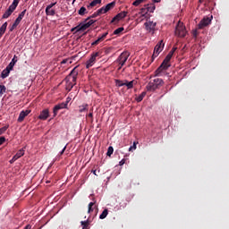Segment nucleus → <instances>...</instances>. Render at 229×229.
<instances>
[{
  "instance_id": "5701e85b",
  "label": "nucleus",
  "mask_w": 229,
  "mask_h": 229,
  "mask_svg": "<svg viewBox=\"0 0 229 229\" xmlns=\"http://www.w3.org/2000/svg\"><path fill=\"white\" fill-rule=\"evenodd\" d=\"M146 96H147V91H142L140 93V95L136 97L137 103H141V101H143V99H144V98H146Z\"/></svg>"
},
{
  "instance_id": "aec40b11",
  "label": "nucleus",
  "mask_w": 229,
  "mask_h": 229,
  "mask_svg": "<svg viewBox=\"0 0 229 229\" xmlns=\"http://www.w3.org/2000/svg\"><path fill=\"white\" fill-rule=\"evenodd\" d=\"M8 75H10V64H7L6 68H4L1 72V77L3 79H5Z\"/></svg>"
},
{
  "instance_id": "423d86ee",
  "label": "nucleus",
  "mask_w": 229,
  "mask_h": 229,
  "mask_svg": "<svg viewBox=\"0 0 229 229\" xmlns=\"http://www.w3.org/2000/svg\"><path fill=\"white\" fill-rule=\"evenodd\" d=\"M130 56V52H122L120 54V55H118L116 62L119 63L120 66H119V70L122 68V66H123L128 59V57Z\"/></svg>"
},
{
  "instance_id": "412c9836",
  "label": "nucleus",
  "mask_w": 229,
  "mask_h": 229,
  "mask_svg": "<svg viewBox=\"0 0 229 229\" xmlns=\"http://www.w3.org/2000/svg\"><path fill=\"white\" fill-rule=\"evenodd\" d=\"M17 61H18V57L16 55H14L12 61L9 63V72H11L13 66H15V64L17 63Z\"/></svg>"
},
{
  "instance_id": "c9c22d12",
  "label": "nucleus",
  "mask_w": 229,
  "mask_h": 229,
  "mask_svg": "<svg viewBox=\"0 0 229 229\" xmlns=\"http://www.w3.org/2000/svg\"><path fill=\"white\" fill-rule=\"evenodd\" d=\"M19 23H21V15L19 14V16L16 18L15 21H14V26L15 29L17 28V26L19 25Z\"/></svg>"
},
{
  "instance_id": "ddd939ff",
  "label": "nucleus",
  "mask_w": 229,
  "mask_h": 229,
  "mask_svg": "<svg viewBox=\"0 0 229 229\" xmlns=\"http://www.w3.org/2000/svg\"><path fill=\"white\" fill-rule=\"evenodd\" d=\"M146 30H148V32H151L152 34H155L156 27H157V21H146L144 23Z\"/></svg>"
},
{
  "instance_id": "dca6fc26",
  "label": "nucleus",
  "mask_w": 229,
  "mask_h": 229,
  "mask_svg": "<svg viewBox=\"0 0 229 229\" xmlns=\"http://www.w3.org/2000/svg\"><path fill=\"white\" fill-rule=\"evenodd\" d=\"M209 23H211V19L207 16L199 21L198 27L199 29H204V27H207Z\"/></svg>"
},
{
  "instance_id": "c85d7f7f",
  "label": "nucleus",
  "mask_w": 229,
  "mask_h": 229,
  "mask_svg": "<svg viewBox=\"0 0 229 229\" xmlns=\"http://www.w3.org/2000/svg\"><path fill=\"white\" fill-rule=\"evenodd\" d=\"M115 6V2H110L109 4H106V13L110 11V9H113Z\"/></svg>"
},
{
  "instance_id": "6ab92c4d",
  "label": "nucleus",
  "mask_w": 229,
  "mask_h": 229,
  "mask_svg": "<svg viewBox=\"0 0 229 229\" xmlns=\"http://www.w3.org/2000/svg\"><path fill=\"white\" fill-rule=\"evenodd\" d=\"M107 35H108V32H104V34H102V36H99L98 39H96L95 41H93V43H91V45H98L100 41H104V39H106Z\"/></svg>"
},
{
  "instance_id": "f3484780",
  "label": "nucleus",
  "mask_w": 229,
  "mask_h": 229,
  "mask_svg": "<svg viewBox=\"0 0 229 229\" xmlns=\"http://www.w3.org/2000/svg\"><path fill=\"white\" fill-rule=\"evenodd\" d=\"M49 117V109H42V112H40V114L38 115V119L41 121H47Z\"/></svg>"
},
{
  "instance_id": "79ce46f5",
  "label": "nucleus",
  "mask_w": 229,
  "mask_h": 229,
  "mask_svg": "<svg viewBox=\"0 0 229 229\" xmlns=\"http://www.w3.org/2000/svg\"><path fill=\"white\" fill-rule=\"evenodd\" d=\"M68 62L72 63V59L66 58V59H63V61L61 63H62V64H65Z\"/></svg>"
},
{
  "instance_id": "cd10ccee",
  "label": "nucleus",
  "mask_w": 229,
  "mask_h": 229,
  "mask_svg": "<svg viewBox=\"0 0 229 229\" xmlns=\"http://www.w3.org/2000/svg\"><path fill=\"white\" fill-rule=\"evenodd\" d=\"M96 205V201H91L89 205H88V214H91V212L94 211V206Z\"/></svg>"
},
{
  "instance_id": "a211bd4d",
  "label": "nucleus",
  "mask_w": 229,
  "mask_h": 229,
  "mask_svg": "<svg viewBox=\"0 0 229 229\" xmlns=\"http://www.w3.org/2000/svg\"><path fill=\"white\" fill-rule=\"evenodd\" d=\"M21 157H24V149H20L14 157H13L11 163L15 162L16 160H19Z\"/></svg>"
},
{
  "instance_id": "2eb2a0df",
  "label": "nucleus",
  "mask_w": 229,
  "mask_h": 229,
  "mask_svg": "<svg viewBox=\"0 0 229 229\" xmlns=\"http://www.w3.org/2000/svg\"><path fill=\"white\" fill-rule=\"evenodd\" d=\"M128 14V11H121V13H118L114 18L112 19V21H119V20H123L125 18Z\"/></svg>"
},
{
  "instance_id": "20e7f679",
  "label": "nucleus",
  "mask_w": 229,
  "mask_h": 229,
  "mask_svg": "<svg viewBox=\"0 0 229 229\" xmlns=\"http://www.w3.org/2000/svg\"><path fill=\"white\" fill-rule=\"evenodd\" d=\"M171 58H170V52H168V54L166 55V56L165 57L164 61L161 63V64L157 68L155 74L156 75H162V72H164V70H167V68H169V66H171Z\"/></svg>"
},
{
  "instance_id": "6e6d98bb",
  "label": "nucleus",
  "mask_w": 229,
  "mask_h": 229,
  "mask_svg": "<svg viewBox=\"0 0 229 229\" xmlns=\"http://www.w3.org/2000/svg\"><path fill=\"white\" fill-rule=\"evenodd\" d=\"M152 2L158 3V2H161V0H152Z\"/></svg>"
},
{
  "instance_id": "f257e3e1",
  "label": "nucleus",
  "mask_w": 229,
  "mask_h": 229,
  "mask_svg": "<svg viewBox=\"0 0 229 229\" xmlns=\"http://www.w3.org/2000/svg\"><path fill=\"white\" fill-rule=\"evenodd\" d=\"M79 75L78 66H74L70 73L65 77V89L71 92L72 89L77 85V78Z\"/></svg>"
},
{
  "instance_id": "4468645a",
  "label": "nucleus",
  "mask_w": 229,
  "mask_h": 229,
  "mask_svg": "<svg viewBox=\"0 0 229 229\" xmlns=\"http://www.w3.org/2000/svg\"><path fill=\"white\" fill-rule=\"evenodd\" d=\"M31 113L30 109H22V112H21L19 117H18V123H22L24 121V119H26V117H28V115H30V114Z\"/></svg>"
},
{
  "instance_id": "09e8293b",
  "label": "nucleus",
  "mask_w": 229,
  "mask_h": 229,
  "mask_svg": "<svg viewBox=\"0 0 229 229\" xmlns=\"http://www.w3.org/2000/svg\"><path fill=\"white\" fill-rule=\"evenodd\" d=\"M91 173H93V174H95V176H98V171H97V169H93L92 171H91Z\"/></svg>"
},
{
  "instance_id": "8fccbe9b",
  "label": "nucleus",
  "mask_w": 229,
  "mask_h": 229,
  "mask_svg": "<svg viewBox=\"0 0 229 229\" xmlns=\"http://www.w3.org/2000/svg\"><path fill=\"white\" fill-rule=\"evenodd\" d=\"M193 36H194V38H197V36H198V30H193Z\"/></svg>"
},
{
  "instance_id": "4d7b16f0",
  "label": "nucleus",
  "mask_w": 229,
  "mask_h": 229,
  "mask_svg": "<svg viewBox=\"0 0 229 229\" xmlns=\"http://www.w3.org/2000/svg\"><path fill=\"white\" fill-rule=\"evenodd\" d=\"M141 11H146V9L142 8Z\"/></svg>"
},
{
  "instance_id": "5fc2aeb1",
  "label": "nucleus",
  "mask_w": 229,
  "mask_h": 229,
  "mask_svg": "<svg viewBox=\"0 0 229 229\" xmlns=\"http://www.w3.org/2000/svg\"><path fill=\"white\" fill-rule=\"evenodd\" d=\"M24 229H31V225H27Z\"/></svg>"
},
{
  "instance_id": "bf43d9fd",
  "label": "nucleus",
  "mask_w": 229,
  "mask_h": 229,
  "mask_svg": "<svg viewBox=\"0 0 229 229\" xmlns=\"http://www.w3.org/2000/svg\"><path fill=\"white\" fill-rule=\"evenodd\" d=\"M25 2H28V0H25Z\"/></svg>"
},
{
  "instance_id": "4c0bfd02",
  "label": "nucleus",
  "mask_w": 229,
  "mask_h": 229,
  "mask_svg": "<svg viewBox=\"0 0 229 229\" xmlns=\"http://www.w3.org/2000/svg\"><path fill=\"white\" fill-rule=\"evenodd\" d=\"M26 14V9H24L23 11H21V13H20V21H21L22 18H24Z\"/></svg>"
},
{
  "instance_id": "f8f14e48",
  "label": "nucleus",
  "mask_w": 229,
  "mask_h": 229,
  "mask_svg": "<svg viewBox=\"0 0 229 229\" xmlns=\"http://www.w3.org/2000/svg\"><path fill=\"white\" fill-rule=\"evenodd\" d=\"M15 11V0L9 5L8 9L2 15V18H9V16L12 15V13Z\"/></svg>"
},
{
  "instance_id": "bb28decb",
  "label": "nucleus",
  "mask_w": 229,
  "mask_h": 229,
  "mask_svg": "<svg viewBox=\"0 0 229 229\" xmlns=\"http://www.w3.org/2000/svg\"><path fill=\"white\" fill-rule=\"evenodd\" d=\"M79 14H81V16H84V14H87L89 13L87 7H85L84 5H82V7H81L78 11Z\"/></svg>"
},
{
  "instance_id": "4be33fe9",
  "label": "nucleus",
  "mask_w": 229,
  "mask_h": 229,
  "mask_svg": "<svg viewBox=\"0 0 229 229\" xmlns=\"http://www.w3.org/2000/svg\"><path fill=\"white\" fill-rule=\"evenodd\" d=\"M8 27V21H4L0 27V38H2L3 34H4L6 29Z\"/></svg>"
},
{
  "instance_id": "0eeeda50",
  "label": "nucleus",
  "mask_w": 229,
  "mask_h": 229,
  "mask_svg": "<svg viewBox=\"0 0 229 229\" xmlns=\"http://www.w3.org/2000/svg\"><path fill=\"white\" fill-rule=\"evenodd\" d=\"M186 32H187L186 27H184L183 23L179 21L178 24L176 25V28H175L176 36H180L181 38H184V36H186Z\"/></svg>"
},
{
  "instance_id": "37998d69",
  "label": "nucleus",
  "mask_w": 229,
  "mask_h": 229,
  "mask_svg": "<svg viewBox=\"0 0 229 229\" xmlns=\"http://www.w3.org/2000/svg\"><path fill=\"white\" fill-rule=\"evenodd\" d=\"M5 141H6L5 137H0V146H2V144H4Z\"/></svg>"
},
{
  "instance_id": "a18cd8bd",
  "label": "nucleus",
  "mask_w": 229,
  "mask_h": 229,
  "mask_svg": "<svg viewBox=\"0 0 229 229\" xmlns=\"http://www.w3.org/2000/svg\"><path fill=\"white\" fill-rule=\"evenodd\" d=\"M19 2H21V0H14V9H17V5H19Z\"/></svg>"
},
{
  "instance_id": "ea45409f",
  "label": "nucleus",
  "mask_w": 229,
  "mask_h": 229,
  "mask_svg": "<svg viewBox=\"0 0 229 229\" xmlns=\"http://www.w3.org/2000/svg\"><path fill=\"white\" fill-rule=\"evenodd\" d=\"M93 112H94V109H93V107H91V109L89 111V114L88 115V117H89L91 119V121H94V119H93Z\"/></svg>"
},
{
  "instance_id": "e433bc0d",
  "label": "nucleus",
  "mask_w": 229,
  "mask_h": 229,
  "mask_svg": "<svg viewBox=\"0 0 229 229\" xmlns=\"http://www.w3.org/2000/svg\"><path fill=\"white\" fill-rule=\"evenodd\" d=\"M9 126H4V128H0V135L5 133L6 130H8Z\"/></svg>"
},
{
  "instance_id": "603ef678",
  "label": "nucleus",
  "mask_w": 229,
  "mask_h": 229,
  "mask_svg": "<svg viewBox=\"0 0 229 229\" xmlns=\"http://www.w3.org/2000/svg\"><path fill=\"white\" fill-rule=\"evenodd\" d=\"M169 55H170V61H171V59H172V57H173V48H172V50H170Z\"/></svg>"
},
{
  "instance_id": "7ed1b4c3",
  "label": "nucleus",
  "mask_w": 229,
  "mask_h": 229,
  "mask_svg": "<svg viewBox=\"0 0 229 229\" xmlns=\"http://www.w3.org/2000/svg\"><path fill=\"white\" fill-rule=\"evenodd\" d=\"M97 16H99L98 9V11L93 13L91 16L86 18L84 23H80L79 25H77V27H75V29H77V30H86L87 29H89V27H90V25H92L96 21V20H90V18H96Z\"/></svg>"
},
{
  "instance_id": "de8ad7c7",
  "label": "nucleus",
  "mask_w": 229,
  "mask_h": 229,
  "mask_svg": "<svg viewBox=\"0 0 229 229\" xmlns=\"http://www.w3.org/2000/svg\"><path fill=\"white\" fill-rule=\"evenodd\" d=\"M111 50H113V47H108L106 49L107 54H110Z\"/></svg>"
},
{
  "instance_id": "473e14b6",
  "label": "nucleus",
  "mask_w": 229,
  "mask_h": 229,
  "mask_svg": "<svg viewBox=\"0 0 229 229\" xmlns=\"http://www.w3.org/2000/svg\"><path fill=\"white\" fill-rule=\"evenodd\" d=\"M105 13H106V5H103L100 7V9H98V15L104 14Z\"/></svg>"
},
{
  "instance_id": "58836bf2",
  "label": "nucleus",
  "mask_w": 229,
  "mask_h": 229,
  "mask_svg": "<svg viewBox=\"0 0 229 229\" xmlns=\"http://www.w3.org/2000/svg\"><path fill=\"white\" fill-rule=\"evenodd\" d=\"M135 149H137V142H133V146L129 148V151H133Z\"/></svg>"
},
{
  "instance_id": "2f4dec72",
  "label": "nucleus",
  "mask_w": 229,
  "mask_h": 229,
  "mask_svg": "<svg viewBox=\"0 0 229 229\" xmlns=\"http://www.w3.org/2000/svg\"><path fill=\"white\" fill-rule=\"evenodd\" d=\"M114 149L113 148V146H109L107 152H106V156L107 157H112L113 153H114Z\"/></svg>"
},
{
  "instance_id": "6e6552de",
  "label": "nucleus",
  "mask_w": 229,
  "mask_h": 229,
  "mask_svg": "<svg viewBox=\"0 0 229 229\" xmlns=\"http://www.w3.org/2000/svg\"><path fill=\"white\" fill-rule=\"evenodd\" d=\"M99 55H101V52H94L93 54H91V56L86 63V68H90V66H93L94 63H96L97 57H98Z\"/></svg>"
},
{
  "instance_id": "c756f323",
  "label": "nucleus",
  "mask_w": 229,
  "mask_h": 229,
  "mask_svg": "<svg viewBox=\"0 0 229 229\" xmlns=\"http://www.w3.org/2000/svg\"><path fill=\"white\" fill-rule=\"evenodd\" d=\"M6 94V86L4 84H0V96Z\"/></svg>"
},
{
  "instance_id": "49530a36",
  "label": "nucleus",
  "mask_w": 229,
  "mask_h": 229,
  "mask_svg": "<svg viewBox=\"0 0 229 229\" xmlns=\"http://www.w3.org/2000/svg\"><path fill=\"white\" fill-rule=\"evenodd\" d=\"M125 162H126L125 158H123V160L119 162V165H124Z\"/></svg>"
},
{
  "instance_id": "9b49d317",
  "label": "nucleus",
  "mask_w": 229,
  "mask_h": 229,
  "mask_svg": "<svg viewBox=\"0 0 229 229\" xmlns=\"http://www.w3.org/2000/svg\"><path fill=\"white\" fill-rule=\"evenodd\" d=\"M164 39H161L159 41V43H157V45H156V47H154V52H153V55L152 57H157V55H158V54H160L161 50H163L164 48Z\"/></svg>"
},
{
  "instance_id": "052dcab7",
  "label": "nucleus",
  "mask_w": 229,
  "mask_h": 229,
  "mask_svg": "<svg viewBox=\"0 0 229 229\" xmlns=\"http://www.w3.org/2000/svg\"><path fill=\"white\" fill-rule=\"evenodd\" d=\"M199 2H202V0H199Z\"/></svg>"
},
{
  "instance_id": "393cba45",
  "label": "nucleus",
  "mask_w": 229,
  "mask_h": 229,
  "mask_svg": "<svg viewBox=\"0 0 229 229\" xmlns=\"http://www.w3.org/2000/svg\"><path fill=\"white\" fill-rule=\"evenodd\" d=\"M88 110H89V104H82V106H79L80 114H82L83 112H88Z\"/></svg>"
},
{
  "instance_id": "b1692460",
  "label": "nucleus",
  "mask_w": 229,
  "mask_h": 229,
  "mask_svg": "<svg viewBox=\"0 0 229 229\" xmlns=\"http://www.w3.org/2000/svg\"><path fill=\"white\" fill-rule=\"evenodd\" d=\"M102 0H92L89 4H88V9H91L92 7H95L98 4H101Z\"/></svg>"
},
{
  "instance_id": "13d9d810",
  "label": "nucleus",
  "mask_w": 229,
  "mask_h": 229,
  "mask_svg": "<svg viewBox=\"0 0 229 229\" xmlns=\"http://www.w3.org/2000/svg\"><path fill=\"white\" fill-rule=\"evenodd\" d=\"M74 2H76V0H73L72 4H74Z\"/></svg>"
},
{
  "instance_id": "f704fd0d",
  "label": "nucleus",
  "mask_w": 229,
  "mask_h": 229,
  "mask_svg": "<svg viewBox=\"0 0 229 229\" xmlns=\"http://www.w3.org/2000/svg\"><path fill=\"white\" fill-rule=\"evenodd\" d=\"M81 225H82V229H87L89 227V221H81Z\"/></svg>"
},
{
  "instance_id": "39448f33",
  "label": "nucleus",
  "mask_w": 229,
  "mask_h": 229,
  "mask_svg": "<svg viewBox=\"0 0 229 229\" xmlns=\"http://www.w3.org/2000/svg\"><path fill=\"white\" fill-rule=\"evenodd\" d=\"M135 84V81H128L127 79H124V81H122L121 79H115V85L116 87H127V89H133Z\"/></svg>"
},
{
  "instance_id": "a878e982",
  "label": "nucleus",
  "mask_w": 229,
  "mask_h": 229,
  "mask_svg": "<svg viewBox=\"0 0 229 229\" xmlns=\"http://www.w3.org/2000/svg\"><path fill=\"white\" fill-rule=\"evenodd\" d=\"M147 11H148L149 13H154L155 9H156V5L155 4H147V5H145Z\"/></svg>"
},
{
  "instance_id": "f03ea898",
  "label": "nucleus",
  "mask_w": 229,
  "mask_h": 229,
  "mask_svg": "<svg viewBox=\"0 0 229 229\" xmlns=\"http://www.w3.org/2000/svg\"><path fill=\"white\" fill-rule=\"evenodd\" d=\"M164 79H161L160 77H155V79H151L149 82H148L146 86V90L148 92H155V90H157V89H161V87H164Z\"/></svg>"
},
{
  "instance_id": "c03bdc74",
  "label": "nucleus",
  "mask_w": 229,
  "mask_h": 229,
  "mask_svg": "<svg viewBox=\"0 0 229 229\" xmlns=\"http://www.w3.org/2000/svg\"><path fill=\"white\" fill-rule=\"evenodd\" d=\"M15 29V21L9 27V30L12 32Z\"/></svg>"
},
{
  "instance_id": "7c9ffc66",
  "label": "nucleus",
  "mask_w": 229,
  "mask_h": 229,
  "mask_svg": "<svg viewBox=\"0 0 229 229\" xmlns=\"http://www.w3.org/2000/svg\"><path fill=\"white\" fill-rule=\"evenodd\" d=\"M108 216V210L107 208H105L102 212V214H100V219H106V217H107Z\"/></svg>"
},
{
  "instance_id": "864d4df0",
  "label": "nucleus",
  "mask_w": 229,
  "mask_h": 229,
  "mask_svg": "<svg viewBox=\"0 0 229 229\" xmlns=\"http://www.w3.org/2000/svg\"><path fill=\"white\" fill-rule=\"evenodd\" d=\"M66 148H67V146H64V149H62V151H61L60 155H64V151H65Z\"/></svg>"
},
{
  "instance_id": "9d476101",
  "label": "nucleus",
  "mask_w": 229,
  "mask_h": 229,
  "mask_svg": "<svg viewBox=\"0 0 229 229\" xmlns=\"http://www.w3.org/2000/svg\"><path fill=\"white\" fill-rule=\"evenodd\" d=\"M56 4V2H52L46 7V14L47 16H55L56 11L53 7Z\"/></svg>"
},
{
  "instance_id": "a19ab883",
  "label": "nucleus",
  "mask_w": 229,
  "mask_h": 229,
  "mask_svg": "<svg viewBox=\"0 0 229 229\" xmlns=\"http://www.w3.org/2000/svg\"><path fill=\"white\" fill-rule=\"evenodd\" d=\"M145 0H135L134 2H133V5H136V6H138V5H140V4H142V2H144Z\"/></svg>"
},
{
  "instance_id": "72a5a7b5",
  "label": "nucleus",
  "mask_w": 229,
  "mask_h": 229,
  "mask_svg": "<svg viewBox=\"0 0 229 229\" xmlns=\"http://www.w3.org/2000/svg\"><path fill=\"white\" fill-rule=\"evenodd\" d=\"M124 30V27H118L117 29H115L114 30V34H121V32H123Z\"/></svg>"
},
{
  "instance_id": "3c124183",
  "label": "nucleus",
  "mask_w": 229,
  "mask_h": 229,
  "mask_svg": "<svg viewBox=\"0 0 229 229\" xmlns=\"http://www.w3.org/2000/svg\"><path fill=\"white\" fill-rule=\"evenodd\" d=\"M177 47H173L172 48V55H174V52L176 51Z\"/></svg>"
},
{
  "instance_id": "1a4fd4ad",
  "label": "nucleus",
  "mask_w": 229,
  "mask_h": 229,
  "mask_svg": "<svg viewBox=\"0 0 229 229\" xmlns=\"http://www.w3.org/2000/svg\"><path fill=\"white\" fill-rule=\"evenodd\" d=\"M67 106L68 102H61V104H56L53 109L54 117H56L59 110H63V108H67Z\"/></svg>"
}]
</instances>
